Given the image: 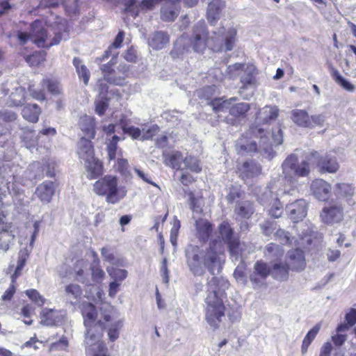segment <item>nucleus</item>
I'll return each instance as SVG.
<instances>
[{"mask_svg":"<svg viewBox=\"0 0 356 356\" xmlns=\"http://www.w3.org/2000/svg\"><path fill=\"white\" fill-rule=\"evenodd\" d=\"M183 162L184 163L185 168L193 172L199 173L202 171L200 161L193 156L190 155L186 156L184 159Z\"/></svg>","mask_w":356,"mask_h":356,"instance_id":"42","label":"nucleus"},{"mask_svg":"<svg viewBox=\"0 0 356 356\" xmlns=\"http://www.w3.org/2000/svg\"><path fill=\"white\" fill-rule=\"evenodd\" d=\"M31 27L32 41L40 48H49L58 44L62 39V35L60 32H54V38H49L48 31L39 20L34 21Z\"/></svg>","mask_w":356,"mask_h":356,"instance_id":"8","label":"nucleus"},{"mask_svg":"<svg viewBox=\"0 0 356 356\" xmlns=\"http://www.w3.org/2000/svg\"><path fill=\"white\" fill-rule=\"evenodd\" d=\"M238 169L243 179L258 177L262 172L261 165L252 159L244 161Z\"/></svg>","mask_w":356,"mask_h":356,"instance_id":"16","label":"nucleus"},{"mask_svg":"<svg viewBox=\"0 0 356 356\" xmlns=\"http://www.w3.org/2000/svg\"><path fill=\"white\" fill-rule=\"evenodd\" d=\"M60 312L54 309H43L40 314V324L47 327L56 326L62 320Z\"/></svg>","mask_w":356,"mask_h":356,"instance_id":"22","label":"nucleus"},{"mask_svg":"<svg viewBox=\"0 0 356 356\" xmlns=\"http://www.w3.org/2000/svg\"><path fill=\"white\" fill-rule=\"evenodd\" d=\"M331 75L334 81L343 89L350 92H353L355 90L354 85L345 79L337 69H332Z\"/></svg>","mask_w":356,"mask_h":356,"instance_id":"39","label":"nucleus"},{"mask_svg":"<svg viewBox=\"0 0 356 356\" xmlns=\"http://www.w3.org/2000/svg\"><path fill=\"white\" fill-rule=\"evenodd\" d=\"M29 257V253L26 249L21 250L18 254L17 266L14 273L11 275V283L9 287L1 296V300L3 301L10 300L16 292V283L17 278L22 275V270L25 266Z\"/></svg>","mask_w":356,"mask_h":356,"instance_id":"11","label":"nucleus"},{"mask_svg":"<svg viewBox=\"0 0 356 356\" xmlns=\"http://www.w3.org/2000/svg\"><path fill=\"white\" fill-rule=\"evenodd\" d=\"M26 296L35 303L39 305H43L44 303V299L40 295L36 289H29L26 291Z\"/></svg>","mask_w":356,"mask_h":356,"instance_id":"58","label":"nucleus"},{"mask_svg":"<svg viewBox=\"0 0 356 356\" xmlns=\"http://www.w3.org/2000/svg\"><path fill=\"white\" fill-rule=\"evenodd\" d=\"M108 275L113 279L122 281L127 276V272L124 269H119L115 268H107L106 269Z\"/></svg>","mask_w":356,"mask_h":356,"instance_id":"53","label":"nucleus"},{"mask_svg":"<svg viewBox=\"0 0 356 356\" xmlns=\"http://www.w3.org/2000/svg\"><path fill=\"white\" fill-rule=\"evenodd\" d=\"M169 42V35L164 31H156L151 39L150 45L154 49H162Z\"/></svg>","mask_w":356,"mask_h":356,"instance_id":"33","label":"nucleus"},{"mask_svg":"<svg viewBox=\"0 0 356 356\" xmlns=\"http://www.w3.org/2000/svg\"><path fill=\"white\" fill-rule=\"evenodd\" d=\"M273 145H280L283 142V134L280 126H277L275 130H273Z\"/></svg>","mask_w":356,"mask_h":356,"instance_id":"60","label":"nucleus"},{"mask_svg":"<svg viewBox=\"0 0 356 356\" xmlns=\"http://www.w3.org/2000/svg\"><path fill=\"white\" fill-rule=\"evenodd\" d=\"M81 314L83 318V323L86 327V332L85 334H88L90 329L95 330L97 332L102 330L105 331L106 325L105 323L110 322L112 319L111 315L108 313L102 314V319L97 321L98 316V312L96 307L90 302H85L82 305Z\"/></svg>","mask_w":356,"mask_h":356,"instance_id":"4","label":"nucleus"},{"mask_svg":"<svg viewBox=\"0 0 356 356\" xmlns=\"http://www.w3.org/2000/svg\"><path fill=\"white\" fill-rule=\"evenodd\" d=\"M115 64V61H113V60H110L108 63L103 65L101 67V70L102 72V74L104 75V77L106 81L110 83H115V79H113L112 77H111V75L113 74L115 72L113 69V66Z\"/></svg>","mask_w":356,"mask_h":356,"instance_id":"47","label":"nucleus"},{"mask_svg":"<svg viewBox=\"0 0 356 356\" xmlns=\"http://www.w3.org/2000/svg\"><path fill=\"white\" fill-rule=\"evenodd\" d=\"M311 165H315L322 173H335L339 168L337 159L327 153L312 151L300 163L296 154H291L282 164L284 179L289 184H295L298 178L308 177Z\"/></svg>","mask_w":356,"mask_h":356,"instance_id":"1","label":"nucleus"},{"mask_svg":"<svg viewBox=\"0 0 356 356\" xmlns=\"http://www.w3.org/2000/svg\"><path fill=\"white\" fill-rule=\"evenodd\" d=\"M123 133L129 135L133 140H138L141 136V130L134 126L128 127Z\"/></svg>","mask_w":356,"mask_h":356,"instance_id":"63","label":"nucleus"},{"mask_svg":"<svg viewBox=\"0 0 356 356\" xmlns=\"http://www.w3.org/2000/svg\"><path fill=\"white\" fill-rule=\"evenodd\" d=\"M99 263V260L97 259L96 261H94L90 266L92 280L97 284L102 283L105 277V273L100 266Z\"/></svg>","mask_w":356,"mask_h":356,"instance_id":"38","label":"nucleus"},{"mask_svg":"<svg viewBox=\"0 0 356 356\" xmlns=\"http://www.w3.org/2000/svg\"><path fill=\"white\" fill-rule=\"evenodd\" d=\"M42 113L41 108L36 104H28L22 110V115L24 120L31 123H36Z\"/></svg>","mask_w":356,"mask_h":356,"instance_id":"28","label":"nucleus"},{"mask_svg":"<svg viewBox=\"0 0 356 356\" xmlns=\"http://www.w3.org/2000/svg\"><path fill=\"white\" fill-rule=\"evenodd\" d=\"M65 292L67 295L72 296L76 300L81 298L83 291L81 286L76 284H70L65 286Z\"/></svg>","mask_w":356,"mask_h":356,"instance_id":"50","label":"nucleus"},{"mask_svg":"<svg viewBox=\"0 0 356 356\" xmlns=\"http://www.w3.org/2000/svg\"><path fill=\"white\" fill-rule=\"evenodd\" d=\"M189 43L193 51L199 54H203L209 48V33L204 22L193 26Z\"/></svg>","mask_w":356,"mask_h":356,"instance_id":"9","label":"nucleus"},{"mask_svg":"<svg viewBox=\"0 0 356 356\" xmlns=\"http://www.w3.org/2000/svg\"><path fill=\"white\" fill-rule=\"evenodd\" d=\"M275 240L278 241L280 243L285 245L291 243L289 233L282 229H277L275 234Z\"/></svg>","mask_w":356,"mask_h":356,"instance_id":"55","label":"nucleus"},{"mask_svg":"<svg viewBox=\"0 0 356 356\" xmlns=\"http://www.w3.org/2000/svg\"><path fill=\"white\" fill-rule=\"evenodd\" d=\"M209 48L213 51H222L223 50L222 40L219 36L209 37Z\"/></svg>","mask_w":356,"mask_h":356,"instance_id":"54","label":"nucleus"},{"mask_svg":"<svg viewBox=\"0 0 356 356\" xmlns=\"http://www.w3.org/2000/svg\"><path fill=\"white\" fill-rule=\"evenodd\" d=\"M160 127L157 124H152L147 129H143L141 140H152L159 134Z\"/></svg>","mask_w":356,"mask_h":356,"instance_id":"51","label":"nucleus"},{"mask_svg":"<svg viewBox=\"0 0 356 356\" xmlns=\"http://www.w3.org/2000/svg\"><path fill=\"white\" fill-rule=\"evenodd\" d=\"M345 320L346 323H341L338 325L337 330L339 332H347L349 328L356 324V309H350L346 314Z\"/></svg>","mask_w":356,"mask_h":356,"instance_id":"41","label":"nucleus"},{"mask_svg":"<svg viewBox=\"0 0 356 356\" xmlns=\"http://www.w3.org/2000/svg\"><path fill=\"white\" fill-rule=\"evenodd\" d=\"M321 217L326 224L339 222L343 218V209L339 206L325 207L322 210Z\"/></svg>","mask_w":356,"mask_h":356,"instance_id":"24","label":"nucleus"},{"mask_svg":"<svg viewBox=\"0 0 356 356\" xmlns=\"http://www.w3.org/2000/svg\"><path fill=\"white\" fill-rule=\"evenodd\" d=\"M289 268L292 271L300 272L306 268V259L304 251L300 248H296L288 252V263Z\"/></svg>","mask_w":356,"mask_h":356,"instance_id":"13","label":"nucleus"},{"mask_svg":"<svg viewBox=\"0 0 356 356\" xmlns=\"http://www.w3.org/2000/svg\"><path fill=\"white\" fill-rule=\"evenodd\" d=\"M337 334L332 336V341L336 346H342L347 339L346 332H339L337 330Z\"/></svg>","mask_w":356,"mask_h":356,"instance_id":"61","label":"nucleus"},{"mask_svg":"<svg viewBox=\"0 0 356 356\" xmlns=\"http://www.w3.org/2000/svg\"><path fill=\"white\" fill-rule=\"evenodd\" d=\"M289 266L287 263L277 262L271 266V276L279 281H286L289 276Z\"/></svg>","mask_w":356,"mask_h":356,"instance_id":"30","label":"nucleus"},{"mask_svg":"<svg viewBox=\"0 0 356 356\" xmlns=\"http://www.w3.org/2000/svg\"><path fill=\"white\" fill-rule=\"evenodd\" d=\"M216 243V241L211 243L210 247L207 249L203 257L204 265L212 275L214 274L216 266L220 265L219 255L215 249Z\"/></svg>","mask_w":356,"mask_h":356,"instance_id":"19","label":"nucleus"},{"mask_svg":"<svg viewBox=\"0 0 356 356\" xmlns=\"http://www.w3.org/2000/svg\"><path fill=\"white\" fill-rule=\"evenodd\" d=\"M188 267L194 275H202L204 269L200 262V257L198 254H194L188 261Z\"/></svg>","mask_w":356,"mask_h":356,"instance_id":"43","label":"nucleus"},{"mask_svg":"<svg viewBox=\"0 0 356 356\" xmlns=\"http://www.w3.org/2000/svg\"><path fill=\"white\" fill-rule=\"evenodd\" d=\"M124 58L128 62L136 63L137 60L136 50L133 47L129 48L124 53Z\"/></svg>","mask_w":356,"mask_h":356,"instance_id":"64","label":"nucleus"},{"mask_svg":"<svg viewBox=\"0 0 356 356\" xmlns=\"http://www.w3.org/2000/svg\"><path fill=\"white\" fill-rule=\"evenodd\" d=\"M235 213L243 219H250L254 213V203L250 200H245L237 204L234 209Z\"/></svg>","mask_w":356,"mask_h":356,"instance_id":"31","label":"nucleus"},{"mask_svg":"<svg viewBox=\"0 0 356 356\" xmlns=\"http://www.w3.org/2000/svg\"><path fill=\"white\" fill-rule=\"evenodd\" d=\"M46 54L42 51H35L28 56L26 58L27 63L31 65L38 66L45 60Z\"/></svg>","mask_w":356,"mask_h":356,"instance_id":"48","label":"nucleus"},{"mask_svg":"<svg viewBox=\"0 0 356 356\" xmlns=\"http://www.w3.org/2000/svg\"><path fill=\"white\" fill-rule=\"evenodd\" d=\"M104 332L90 329L88 334H85L86 356H111L107 346L103 340Z\"/></svg>","mask_w":356,"mask_h":356,"instance_id":"7","label":"nucleus"},{"mask_svg":"<svg viewBox=\"0 0 356 356\" xmlns=\"http://www.w3.org/2000/svg\"><path fill=\"white\" fill-rule=\"evenodd\" d=\"M223 280L218 277H213L207 282V295L205 298L204 309L205 320L213 329H218L225 316L227 308L222 296L226 297L225 292L220 291Z\"/></svg>","mask_w":356,"mask_h":356,"instance_id":"2","label":"nucleus"},{"mask_svg":"<svg viewBox=\"0 0 356 356\" xmlns=\"http://www.w3.org/2000/svg\"><path fill=\"white\" fill-rule=\"evenodd\" d=\"M271 275V267L262 260L257 261L254 265V271L250 276V280L254 285H259L263 283Z\"/></svg>","mask_w":356,"mask_h":356,"instance_id":"14","label":"nucleus"},{"mask_svg":"<svg viewBox=\"0 0 356 356\" xmlns=\"http://www.w3.org/2000/svg\"><path fill=\"white\" fill-rule=\"evenodd\" d=\"M235 149L237 154L241 155L245 153L257 152L258 150L256 142L250 140L245 135H242L238 139Z\"/></svg>","mask_w":356,"mask_h":356,"instance_id":"25","label":"nucleus"},{"mask_svg":"<svg viewBox=\"0 0 356 356\" xmlns=\"http://www.w3.org/2000/svg\"><path fill=\"white\" fill-rule=\"evenodd\" d=\"M243 193V192L240 188L232 186L227 195V200L229 203H232L236 200L241 198Z\"/></svg>","mask_w":356,"mask_h":356,"instance_id":"57","label":"nucleus"},{"mask_svg":"<svg viewBox=\"0 0 356 356\" xmlns=\"http://www.w3.org/2000/svg\"><path fill=\"white\" fill-rule=\"evenodd\" d=\"M334 193L337 197L349 200L354 194V188L350 184L338 183L335 185Z\"/></svg>","mask_w":356,"mask_h":356,"instance_id":"35","label":"nucleus"},{"mask_svg":"<svg viewBox=\"0 0 356 356\" xmlns=\"http://www.w3.org/2000/svg\"><path fill=\"white\" fill-rule=\"evenodd\" d=\"M236 39V31L234 29H229L226 31L225 37V47L226 51L233 49Z\"/></svg>","mask_w":356,"mask_h":356,"instance_id":"46","label":"nucleus"},{"mask_svg":"<svg viewBox=\"0 0 356 356\" xmlns=\"http://www.w3.org/2000/svg\"><path fill=\"white\" fill-rule=\"evenodd\" d=\"M115 171L124 178H131V173L129 170V164L126 159H118L114 165Z\"/></svg>","mask_w":356,"mask_h":356,"instance_id":"37","label":"nucleus"},{"mask_svg":"<svg viewBox=\"0 0 356 356\" xmlns=\"http://www.w3.org/2000/svg\"><path fill=\"white\" fill-rule=\"evenodd\" d=\"M321 327V324L320 323H316L309 332L307 333L305 337L302 346H301V352L302 354H305L308 348L312 343V342L314 340L316 337L317 336L318 332L320 331Z\"/></svg>","mask_w":356,"mask_h":356,"instance_id":"32","label":"nucleus"},{"mask_svg":"<svg viewBox=\"0 0 356 356\" xmlns=\"http://www.w3.org/2000/svg\"><path fill=\"white\" fill-rule=\"evenodd\" d=\"M225 1L211 0L207 6V19L211 25H215L220 18L222 10L225 8Z\"/></svg>","mask_w":356,"mask_h":356,"instance_id":"18","label":"nucleus"},{"mask_svg":"<svg viewBox=\"0 0 356 356\" xmlns=\"http://www.w3.org/2000/svg\"><path fill=\"white\" fill-rule=\"evenodd\" d=\"M284 212L282 203L278 198H275L270 208L268 210V215L274 218H278L282 216Z\"/></svg>","mask_w":356,"mask_h":356,"instance_id":"45","label":"nucleus"},{"mask_svg":"<svg viewBox=\"0 0 356 356\" xmlns=\"http://www.w3.org/2000/svg\"><path fill=\"white\" fill-rule=\"evenodd\" d=\"M289 218L295 222H298L307 215V207L303 200H297L286 206Z\"/></svg>","mask_w":356,"mask_h":356,"instance_id":"21","label":"nucleus"},{"mask_svg":"<svg viewBox=\"0 0 356 356\" xmlns=\"http://www.w3.org/2000/svg\"><path fill=\"white\" fill-rule=\"evenodd\" d=\"M163 163L165 165L169 166L175 170H179L181 163L183 161V154L177 150L171 152H163Z\"/></svg>","mask_w":356,"mask_h":356,"instance_id":"27","label":"nucleus"},{"mask_svg":"<svg viewBox=\"0 0 356 356\" xmlns=\"http://www.w3.org/2000/svg\"><path fill=\"white\" fill-rule=\"evenodd\" d=\"M83 161L88 179H96L102 176L104 168L103 162L95 156Z\"/></svg>","mask_w":356,"mask_h":356,"instance_id":"15","label":"nucleus"},{"mask_svg":"<svg viewBox=\"0 0 356 356\" xmlns=\"http://www.w3.org/2000/svg\"><path fill=\"white\" fill-rule=\"evenodd\" d=\"M93 191L98 196L105 197L110 204H117L127 195L124 187L118 186V179L115 175H106L101 176L93 184Z\"/></svg>","mask_w":356,"mask_h":356,"instance_id":"3","label":"nucleus"},{"mask_svg":"<svg viewBox=\"0 0 356 356\" xmlns=\"http://www.w3.org/2000/svg\"><path fill=\"white\" fill-rule=\"evenodd\" d=\"M122 325L123 322L119 320L111 324L108 327L107 334L111 341L114 342L119 338Z\"/></svg>","mask_w":356,"mask_h":356,"instance_id":"44","label":"nucleus"},{"mask_svg":"<svg viewBox=\"0 0 356 356\" xmlns=\"http://www.w3.org/2000/svg\"><path fill=\"white\" fill-rule=\"evenodd\" d=\"M78 124L86 137L89 139L95 138L96 135V121L94 117L84 115L79 118Z\"/></svg>","mask_w":356,"mask_h":356,"instance_id":"23","label":"nucleus"},{"mask_svg":"<svg viewBox=\"0 0 356 356\" xmlns=\"http://www.w3.org/2000/svg\"><path fill=\"white\" fill-rule=\"evenodd\" d=\"M277 224L270 220H266L260 225L262 234L266 236H270L276 229Z\"/></svg>","mask_w":356,"mask_h":356,"instance_id":"56","label":"nucleus"},{"mask_svg":"<svg viewBox=\"0 0 356 356\" xmlns=\"http://www.w3.org/2000/svg\"><path fill=\"white\" fill-rule=\"evenodd\" d=\"M262 114L264 117L259 124H253L250 127V131L252 135L259 137L261 139L265 138L264 130L260 125L268 124L273 120H275L279 115V110L276 106H266Z\"/></svg>","mask_w":356,"mask_h":356,"instance_id":"12","label":"nucleus"},{"mask_svg":"<svg viewBox=\"0 0 356 356\" xmlns=\"http://www.w3.org/2000/svg\"><path fill=\"white\" fill-rule=\"evenodd\" d=\"M108 104L106 99H101L95 102V112L99 115H103L108 108Z\"/></svg>","mask_w":356,"mask_h":356,"instance_id":"62","label":"nucleus"},{"mask_svg":"<svg viewBox=\"0 0 356 356\" xmlns=\"http://www.w3.org/2000/svg\"><path fill=\"white\" fill-rule=\"evenodd\" d=\"M266 251L270 256L276 258H282L284 255V250L279 245L270 243L266 246Z\"/></svg>","mask_w":356,"mask_h":356,"instance_id":"49","label":"nucleus"},{"mask_svg":"<svg viewBox=\"0 0 356 356\" xmlns=\"http://www.w3.org/2000/svg\"><path fill=\"white\" fill-rule=\"evenodd\" d=\"M291 120L298 127L312 129L322 127L325 121L323 114L309 115L307 111L294 109L291 111Z\"/></svg>","mask_w":356,"mask_h":356,"instance_id":"10","label":"nucleus"},{"mask_svg":"<svg viewBox=\"0 0 356 356\" xmlns=\"http://www.w3.org/2000/svg\"><path fill=\"white\" fill-rule=\"evenodd\" d=\"M250 108L247 103H238L230 108L229 114L236 118H245Z\"/></svg>","mask_w":356,"mask_h":356,"instance_id":"40","label":"nucleus"},{"mask_svg":"<svg viewBox=\"0 0 356 356\" xmlns=\"http://www.w3.org/2000/svg\"><path fill=\"white\" fill-rule=\"evenodd\" d=\"M239 71L243 72L240 76L241 90L255 87L257 85L258 70L254 65L236 63L227 67V74L231 77H234V73Z\"/></svg>","mask_w":356,"mask_h":356,"instance_id":"6","label":"nucleus"},{"mask_svg":"<svg viewBox=\"0 0 356 356\" xmlns=\"http://www.w3.org/2000/svg\"><path fill=\"white\" fill-rule=\"evenodd\" d=\"M196 236L201 243H206L211 236L213 225L208 220L199 218L195 223Z\"/></svg>","mask_w":356,"mask_h":356,"instance_id":"20","label":"nucleus"},{"mask_svg":"<svg viewBox=\"0 0 356 356\" xmlns=\"http://www.w3.org/2000/svg\"><path fill=\"white\" fill-rule=\"evenodd\" d=\"M54 192V182L45 181L37 187L35 194L41 201L49 202L51 200Z\"/></svg>","mask_w":356,"mask_h":356,"instance_id":"26","label":"nucleus"},{"mask_svg":"<svg viewBox=\"0 0 356 356\" xmlns=\"http://www.w3.org/2000/svg\"><path fill=\"white\" fill-rule=\"evenodd\" d=\"M41 86L45 87L54 95H60L62 92L60 82L56 79H43L41 81Z\"/></svg>","mask_w":356,"mask_h":356,"instance_id":"36","label":"nucleus"},{"mask_svg":"<svg viewBox=\"0 0 356 356\" xmlns=\"http://www.w3.org/2000/svg\"><path fill=\"white\" fill-rule=\"evenodd\" d=\"M314 195L321 201H326L329 199L332 186L322 179L314 180L311 185Z\"/></svg>","mask_w":356,"mask_h":356,"instance_id":"17","label":"nucleus"},{"mask_svg":"<svg viewBox=\"0 0 356 356\" xmlns=\"http://www.w3.org/2000/svg\"><path fill=\"white\" fill-rule=\"evenodd\" d=\"M181 222L177 218L174 219L172 227L170 229V240L172 245L176 246Z\"/></svg>","mask_w":356,"mask_h":356,"instance_id":"52","label":"nucleus"},{"mask_svg":"<svg viewBox=\"0 0 356 356\" xmlns=\"http://www.w3.org/2000/svg\"><path fill=\"white\" fill-rule=\"evenodd\" d=\"M101 254L104 259L111 264H114L115 261V256L111 248L108 247H103L101 250Z\"/></svg>","mask_w":356,"mask_h":356,"instance_id":"59","label":"nucleus"},{"mask_svg":"<svg viewBox=\"0 0 356 356\" xmlns=\"http://www.w3.org/2000/svg\"><path fill=\"white\" fill-rule=\"evenodd\" d=\"M77 154L79 159H82L83 161L95 156L94 145L91 141V139H87L84 137L81 138Z\"/></svg>","mask_w":356,"mask_h":356,"instance_id":"29","label":"nucleus"},{"mask_svg":"<svg viewBox=\"0 0 356 356\" xmlns=\"http://www.w3.org/2000/svg\"><path fill=\"white\" fill-rule=\"evenodd\" d=\"M81 63L82 61L79 58H74L73 65L76 68V72L78 74L79 78L83 80L85 85H88L90 77V73L87 67L85 65L81 64Z\"/></svg>","mask_w":356,"mask_h":356,"instance_id":"34","label":"nucleus"},{"mask_svg":"<svg viewBox=\"0 0 356 356\" xmlns=\"http://www.w3.org/2000/svg\"><path fill=\"white\" fill-rule=\"evenodd\" d=\"M219 236L222 241L227 245L230 255L236 260L241 256L243 248L241 245V241L238 236L235 235L234 230L232 227L229 222L223 220L218 227Z\"/></svg>","mask_w":356,"mask_h":356,"instance_id":"5","label":"nucleus"}]
</instances>
